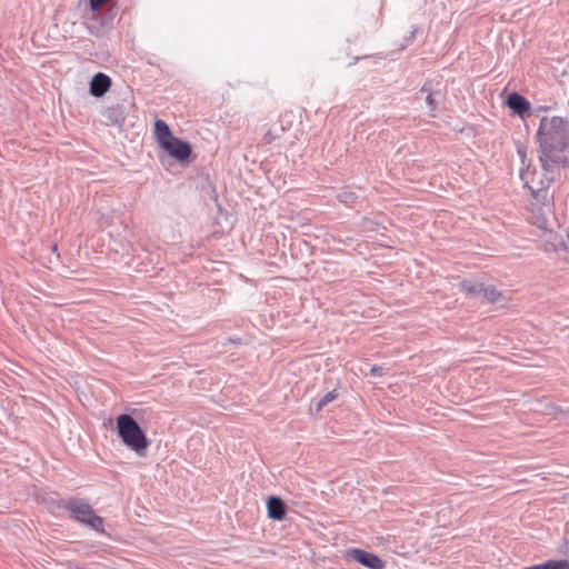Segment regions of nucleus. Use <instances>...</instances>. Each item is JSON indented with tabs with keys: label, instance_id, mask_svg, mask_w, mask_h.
I'll list each match as a JSON object with an SVG mask.
<instances>
[{
	"label": "nucleus",
	"instance_id": "nucleus-4",
	"mask_svg": "<svg viewBox=\"0 0 569 569\" xmlns=\"http://www.w3.org/2000/svg\"><path fill=\"white\" fill-rule=\"evenodd\" d=\"M66 509L76 520L96 530H100L103 525L102 518L94 515L91 506L83 499H70L66 505Z\"/></svg>",
	"mask_w": 569,
	"mask_h": 569
},
{
	"label": "nucleus",
	"instance_id": "nucleus-13",
	"mask_svg": "<svg viewBox=\"0 0 569 569\" xmlns=\"http://www.w3.org/2000/svg\"><path fill=\"white\" fill-rule=\"evenodd\" d=\"M459 286L460 289L469 296H481L483 290V283L462 281Z\"/></svg>",
	"mask_w": 569,
	"mask_h": 569
},
{
	"label": "nucleus",
	"instance_id": "nucleus-14",
	"mask_svg": "<svg viewBox=\"0 0 569 569\" xmlns=\"http://www.w3.org/2000/svg\"><path fill=\"white\" fill-rule=\"evenodd\" d=\"M500 292L492 286H485L481 296L486 299L488 302H496L498 301L500 297Z\"/></svg>",
	"mask_w": 569,
	"mask_h": 569
},
{
	"label": "nucleus",
	"instance_id": "nucleus-6",
	"mask_svg": "<svg viewBox=\"0 0 569 569\" xmlns=\"http://www.w3.org/2000/svg\"><path fill=\"white\" fill-rule=\"evenodd\" d=\"M346 555L349 560L359 562L362 566L368 567L370 569H385L386 567L385 561L380 559L377 555L365 551L362 549H348Z\"/></svg>",
	"mask_w": 569,
	"mask_h": 569
},
{
	"label": "nucleus",
	"instance_id": "nucleus-23",
	"mask_svg": "<svg viewBox=\"0 0 569 569\" xmlns=\"http://www.w3.org/2000/svg\"><path fill=\"white\" fill-rule=\"evenodd\" d=\"M230 341H231V342H239L240 340H239V339H237V340L231 339Z\"/></svg>",
	"mask_w": 569,
	"mask_h": 569
},
{
	"label": "nucleus",
	"instance_id": "nucleus-3",
	"mask_svg": "<svg viewBox=\"0 0 569 569\" xmlns=\"http://www.w3.org/2000/svg\"><path fill=\"white\" fill-rule=\"evenodd\" d=\"M117 430L122 442L139 456H144L149 446L143 430L137 421L129 415L122 413L117 418Z\"/></svg>",
	"mask_w": 569,
	"mask_h": 569
},
{
	"label": "nucleus",
	"instance_id": "nucleus-1",
	"mask_svg": "<svg viewBox=\"0 0 569 569\" xmlns=\"http://www.w3.org/2000/svg\"><path fill=\"white\" fill-rule=\"evenodd\" d=\"M541 177L555 182L569 166V122L561 117H543L537 131Z\"/></svg>",
	"mask_w": 569,
	"mask_h": 569
},
{
	"label": "nucleus",
	"instance_id": "nucleus-17",
	"mask_svg": "<svg viewBox=\"0 0 569 569\" xmlns=\"http://www.w3.org/2000/svg\"><path fill=\"white\" fill-rule=\"evenodd\" d=\"M558 78L562 87H569V62L562 66V69L559 72Z\"/></svg>",
	"mask_w": 569,
	"mask_h": 569
},
{
	"label": "nucleus",
	"instance_id": "nucleus-2",
	"mask_svg": "<svg viewBox=\"0 0 569 569\" xmlns=\"http://www.w3.org/2000/svg\"><path fill=\"white\" fill-rule=\"evenodd\" d=\"M521 180L523 187L529 190V210L531 212V222L543 231L551 232V218H552V204L551 194L549 191L550 186L553 182H546V177H541L536 180V174H532V179H528V173L521 171Z\"/></svg>",
	"mask_w": 569,
	"mask_h": 569
},
{
	"label": "nucleus",
	"instance_id": "nucleus-18",
	"mask_svg": "<svg viewBox=\"0 0 569 569\" xmlns=\"http://www.w3.org/2000/svg\"><path fill=\"white\" fill-rule=\"evenodd\" d=\"M356 193L351 191H342L339 193V200L346 204H352L356 200Z\"/></svg>",
	"mask_w": 569,
	"mask_h": 569
},
{
	"label": "nucleus",
	"instance_id": "nucleus-15",
	"mask_svg": "<svg viewBox=\"0 0 569 569\" xmlns=\"http://www.w3.org/2000/svg\"><path fill=\"white\" fill-rule=\"evenodd\" d=\"M518 154L520 156V159H521V163H522V168L520 169V172L523 170L528 173V179H532V174H536V180H539L541 178V173L539 174L538 172L533 171V172H529L528 168H529V164L526 163V159H527V153H526V150L523 149H518Z\"/></svg>",
	"mask_w": 569,
	"mask_h": 569
},
{
	"label": "nucleus",
	"instance_id": "nucleus-8",
	"mask_svg": "<svg viewBox=\"0 0 569 569\" xmlns=\"http://www.w3.org/2000/svg\"><path fill=\"white\" fill-rule=\"evenodd\" d=\"M103 123L106 126H119L121 127L126 121V111L122 106L117 103L116 106L107 107L102 111Z\"/></svg>",
	"mask_w": 569,
	"mask_h": 569
},
{
	"label": "nucleus",
	"instance_id": "nucleus-12",
	"mask_svg": "<svg viewBox=\"0 0 569 569\" xmlns=\"http://www.w3.org/2000/svg\"><path fill=\"white\" fill-rule=\"evenodd\" d=\"M154 136L161 148L163 147V142H169L174 138L169 126L163 120H156Z\"/></svg>",
	"mask_w": 569,
	"mask_h": 569
},
{
	"label": "nucleus",
	"instance_id": "nucleus-7",
	"mask_svg": "<svg viewBox=\"0 0 569 569\" xmlns=\"http://www.w3.org/2000/svg\"><path fill=\"white\" fill-rule=\"evenodd\" d=\"M172 158L178 161H186L191 154V147L187 141L173 138L169 142H163L162 147Z\"/></svg>",
	"mask_w": 569,
	"mask_h": 569
},
{
	"label": "nucleus",
	"instance_id": "nucleus-19",
	"mask_svg": "<svg viewBox=\"0 0 569 569\" xmlns=\"http://www.w3.org/2000/svg\"><path fill=\"white\" fill-rule=\"evenodd\" d=\"M277 138H279L278 132L274 133L271 129L264 134L263 140L266 143H272Z\"/></svg>",
	"mask_w": 569,
	"mask_h": 569
},
{
	"label": "nucleus",
	"instance_id": "nucleus-20",
	"mask_svg": "<svg viewBox=\"0 0 569 569\" xmlns=\"http://www.w3.org/2000/svg\"><path fill=\"white\" fill-rule=\"evenodd\" d=\"M370 373L372 376H382V368L378 366H372L370 369Z\"/></svg>",
	"mask_w": 569,
	"mask_h": 569
},
{
	"label": "nucleus",
	"instance_id": "nucleus-10",
	"mask_svg": "<svg viewBox=\"0 0 569 569\" xmlns=\"http://www.w3.org/2000/svg\"><path fill=\"white\" fill-rule=\"evenodd\" d=\"M507 106L519 116H523L530 110L529 101L517 92L508 96Z\"/></svg>",
	"mask_w": 569,
	"mask_h": 569
},
{
	"label": "nucleus",
	"instance_id": "nucleus-16",
	"mask_svg": "<svg viewBox=\"0 0 569 569\" xmlns=\"http://www.w3.org/2000/svg\"><path fill=\"white\" fill-rule=\"evenodd\" d=\"M336 398V390L329 391L316 403V411L319 412L320 410H322L323 407H326L329 402L333 401Z\"/></svg>",
	"mask_w": 569,
	"mask_h": 569
},
{
	"label": "nucleus",
	"instance_id": "nucleus-22",
	"mask_svg": "<svg viewBox=\"0 0 569 569\" xmlns=\"http://www.w3.org/2000/svg\"><path fill=\"white\" fill-rule=\"evenodd\" d=\"M277 131L283 132V127L279 126Z\"/></svg>",
	"mask_w": 569,
	"mask_h": 569
},
{
	"label": "nucleus",
	"instance_id": "nucleus-9",
	"mask_svg": "<svg viewBox=\"0 0 569 569\" xmlns=\"http://www.w3.org/2000/svg\"><path fill=\"white\" fill-rule=\"evenodd\" d=\"M110 86L111 79L107 74L98 72L90 81V93L96 98H100L110 89Z\"/></svg>",
	"mask_w": 569,
	"mask_h": 569
},
{
	"label": "nucleus",
	"instance_id": "nucleus-5",
	"mask_svg": "<svg viewBox=\"0 0 569 569\" xmlns=\"http://www.w3.org/2000/svg\"><path fill=\"white\" fill-rule=\"evenodd\" d=\"M425 98V102L428 106V112L430 117H436V112L439 108L440 101L442 99V93L440 90H433L430 81L425 82V84L419 89L415 94V99L419 100Z\"/></svg>",
	"mask_w": 569,
	"mask_h": 569
},
{
	"label": "nucleus",
	"instance_id": "nucleus-21",
	"mask_svg": "<svg viewBox=\"0 0 569 569\" xmlns=\"http://www.w3.org/2000/svg\"><path fill=\"white\" fill-rule=\"evenodd\" d=\"M567 246H569V224H568V229H567Z\"/></svg>",
	"mask_w": 569,
	"mask_h": 569
},
{
	"label": "nucleus",
	"instance_id": "nucleus-11",
	"mask_svg": "<svg viewBox=\"0 0 569 569\" xmlns=\"http://www.w3.org/2000/svg\"><path fill=\"white\" fill-rule=\"evenodd\" d=\"M268 517L273 520H282L286 516L284 502L274 496L269 497L267 501Z\"/></svg>",
	"mask_w": 569,
	"mask_h": 569
}]
</instances>
